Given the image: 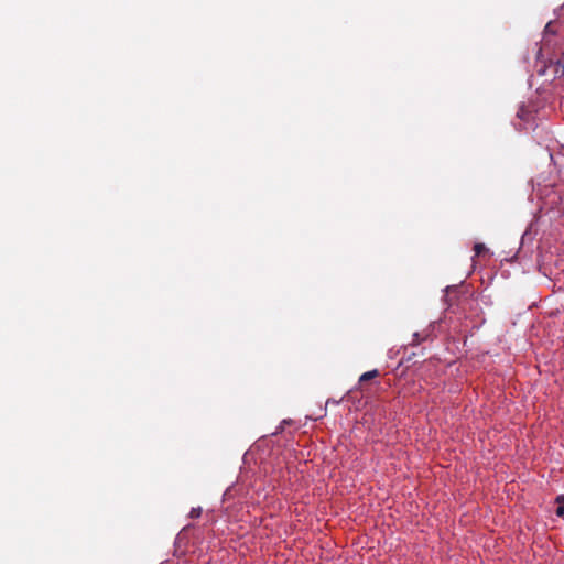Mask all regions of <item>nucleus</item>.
<instances>
[{
  "label": "nucleus",
  "mask_w": 564,
  "mask_h": 564,
  "mask_svg": "<svg viewBox=\"0 0 564 564\" xmlns=\"http://www.w3.org/2000/svg\"><path fill=\"white\" fill-rule=\"evenodd\" d=\"M555 502H556V505H557V507H556V511H555V512H556V514H557L558 517L564 518V496H560V497H557Z\"/></svg>",
  "instance_id": "obj_2"
},
{
  "label": "nucleus",
  "mask_w": 564,
  "mask_h": 564,
  "mask_svg": "<svg viewBox=\"0 0 564 564\" xmlns=\"http://www.w3.org/2000/svg\"><path fill=\"white\" fill-rule=\"evenodd\" d=\"M474 251H475V256L479 257L480 254H482L485 251H487V248L484 243L481 242H477L475 243L474 246Z\"/></svg>",
  "instance_id": "obj_4"
},
{
  "label": "nucleus",
  "mask_w": 564,
  "mask_h": 564,
  "mask_svg": "<svg viewBox=\"0 0 564 564\" xmlns=\"http://www.w3.org/2000/svg\"><path fill=\"white\" fill-rule=\"evenodd\" d=\"M554 72L556 74V77H558V78L564 77V54H563V59L557 61Z\"/></svg>",
  "instance_id": "obj_3"
},
{
  "label": "nucleus",
  "mask_w": 564,
  "mask_h": 564,
  "mask_svg": "<svg viewBox=\"0 0 564 564\" xmlns=\"http://www.w3.org/2000/svg\"><path fill=\"white\" fill-rule=\"evenodd\" d=\"M378 376H379V371L377 369L367 371L359 377V383L367 382L373 378H377Z\"/></svg>",
  "instance_id": "obj_1"
},
{
  "label": "nucleus",
  "mask_w": 564,
  "mask_h": 564,
  "mask_svg": "<svg viewBox=\"0 0 564 564\" xmlns=\"http://www.w3.org/2000/svg\"><path fill=\"white\" fill-rule=\"evenodd\" d=\"M202 514V508H193L189 512V517L195 519V518H199Z\"/></svg>",
  "instance_id": "obj_6"
},
{
  "label": "nucleus",
  "mask_w": 564,
  "mask_h": 564,
  "mask_svg": "<svg viewBox=\"0 0 564 564\" xmlns=\"http://www.w3.org/2000/svg\"><path fill=\"white\" fill-rule=\"evenodd\" d=\"M425 340V337L424 336H421L419 333H414L413 334V340H412V345H417L420 344L421 341Z\"/></svg>",
  "instance_id": "obj_5"
}]
</instances>
